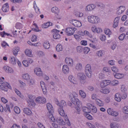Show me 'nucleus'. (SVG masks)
I'll use <instances>...</instances> for the list:
<instances>
[{
	"label": "nucleus",
	"instance_id": "obj_1",
	"mask_svg": "<svg viewBox=\"0 0 128 128\" xmlns=\"http://www.w3.org/2000/svg\"><path fill=\"white\" fill-rule=\"evenodd\" d=\"M87 18L88 21L92 24H97L99 20L98 17L93 15L88 16Z\"/></svg>",
	"mask_w": 128,
	"mask_h": 128
},
{
	"label": "nucleus",
	"instance_id": "obj_2",
	"mask_svg": "<svg viewBox=\"0 0 128 128\" xmlns=\"http://www.w3.org/2000/svg\"><path fill=\"white\" fill-rule=\"evenodd\" d=\"M10 85L7 82H5L2 83L0 85V89L4 91H7V88L11 89Z\"/></svg>",
	"mask_w": 128,
	"mask_h": 128
},
{
	"label": "nucleus",
	"instance_id": "obj_3",
	"mask_svg": "<svg viewBox=\"0 0 128 128\" xmlns=\"http://www.w3.org/2000/svg\"><path fill=\"white\" fill-rule=\"evenodd\" d=\"M77 76L79 78L80 82L81 84L84 83V81L86 80V76L84 73L80 72L77 74Z\"/></svg>",
	"mask_w": 128,
	"mask_h": 128
},
{
	"label": "nucleus",
	"instance_id": "obj_4",
	"mask_svg": "<svg viewBox=\"0 0 128 128\" xmlns=\"http://www.w3.org/2000/svg\"><path fill=\"white\" fill-rule=\"evenodd\" d=\"M76 29L74 28H68L65 31L66 34L68 36H70L73 34L74 31Z\"/></svg>",
	"mask_w": 128,
	"mask_h": 128
},
{
	"label": "nucleus",
	"instance_id": "obj_5",
	"mask_svg": "<svg viewBox=\"0 0 128 128\" xmlns=\"http://www.w3.org/2000/svg\"><path fill=\"white\" fill-rule=\"evenodd\" d=\"M107 112L109 114L114 116H117L118 114V112L114 111L110 108H109L108 109Z\"/></svg>",
	"mask_w": 128,
	"mask_h": 128
},
{
	"label": "nucleus",
	"instance_id": "obj_6",
	"mask_svg": "<svg viewBox=\"0 0 128 128\" xmlns=\"http://www.w3.org/2000/svg\"><path fill=\"white\" fill-rule=\"evenodd\" d=\"M70 22L75 26L80 27L82 26L81 23L76 20H72L70 21Z\"/></svg>",
	"mask_w": 128,
	"mask_h": 128
},
{
	"label": "nucleus",
	"instance_id": "obj_7",
	"mask_svg": "<svg viewBox=\"0 0 128 128\" xmlns=\"http://www.w3.org/2000/svg\"><path fill=\"white\" fill-rule=\"evenodd\" d=\"M36 102L38 103L44 104L46 102L45 98L42 97H38L36 99Z\"/></svg>",
	"mask_w": 128,
	"mask_h": 128
},
{
	"label": "nucleus",
	"instance_id": "obj_8",
	"mask_svg": "<svg viewBox=\"0 0 128 128\" xmlns=\"http://www.w3.org/2000/svg\"><path fill=\"white\" fill-rule=\"evenodd\" d=\"M52 31L54 33L53 34V37L55 39H57L59 38L60 37V35L58 34L60 32L59 30H58L56 29H54L52 30Z\"/></svg>",
	"mask_w": 128,
	"mask_h": 128
},
{
	"label": "nucleus",
	"instance_id": "obj_9",
	"mask_svg": "<svg viewBox=\"0 0 128 128\" xmlns=\"http://www.w3.org/2000/svg\"><path fill=\"white\" fill-rule=\"evenodd\" d=\"M65 62L69 66H72L73 65V60L70 58H66L65 60Z\"/></svg>",
	"mask_w": 128,
	"mask_h": 128
},
{
	"label": "nucleus",
	"instance_id": "obj_10",
	"mask_svg": "<svg viewBox=\"0 0 128 128\" xmlns=\"http://www.w3.org/2000/svg\"><path fill=\"white\" fill-rule=\"evenodd\" d=\"M76 95H77L76 93L75 92H73L72 93H69V96L70 100L72 102V103L74 104L75 103V102L74 100H75L76 98H75V94Z\"/></svg>",
	"mask_w": 128,
	"mask_h": 128
},
{
	"label": "nucleus",
	"instance_id": "obj_11",
	"mask_svg": "<svg viewBox=\"0 0 128 128\" xmlns=\"http://www.w3.org/2000/svg\"><path fill=\"white\" fill-rule=\"evenodd\" d=\"M40 84L44 94H46L47 91L44 83L43 81H41L40 82Z\"/></svg>",
	"mask_w": 128,
	"mask_h": 128
},
{
	"label": "nucleus",
	"instance_id": "obj_12",
	"mask_svg": "<svg viewBox=\"0 0 128 128\" xmlns=\"http://www.w3.org/2000/svg\"><path fill=\"white\" fill-rule=\"evenodd\" d=\"M95 7L96 6L94 4H89L86 6L85 10L86 11H91L94 9Z\"/></svg>",
	"mask_w": 128,
	"mask_h": 128
},
{
	"label": "nucleus",
	"instance_id": "obj_13",
	"mask_svg": "<svg viewBox=\"0 0 128 128\" xmlns=\"http://www.w3.org/2000/svg\"><path fill=\"white\" fill-rule=\"evenodd\" d=\"M3 69L7 72L11 73H13L14 72L13 70L11 68L8 66H5L3 67Z\"/></svg>",
	"mask_w": 128,
	"mask_h": 128
},
{
	"label": "nucleus",
	"instance_id": "obj_14",
	"mask_svg": "<svg viewBox=\"0 0 128 128\" xmlns=\"http://www.w3.org/2000/svg\"><path fill=\"white\" fill-rule=\"evenodd\" d=\"M118 9L117 13L118 14H120L124 11L125 8L124 6H121L118 7Z\"/></svg>",
	"mask_w": 128,
	"mask_h": 128
},
{
	"label": "nucleus",
	"instance_id": "obj_15",
	"mask_svg": "<svg viewBox=\"0 0 128 128\" xmlns=\"http://www.w3.org/2000/svg\"><path fill=\"white\" fill-rule=\"evenodd\" d=\"M111 82L110 80H105L102 81L100 84V86L102 88L105 86L109 85Z\"/></svg>",
	"mask_w": 128,
	"mask_h": 128
},
{
	"label": "nucleus",
	"instance_id": "obj_16",
	"mask_svg": "<svg viewBox=\"0 0 128 128\" xmlns=\"http://www.w3.org/2000/svg\"><path fill=\"white\" fill-rule=\"evenodd\" d=\"M34 73L38 76H42V72L40 68H36L34 69Z\"/></svg>",
	"mask_w": 128,
	"mask_h": 128
},
{
	"label": "nucleus",
	"instance_id": "obj_17",
	"mask_svg": "<svg viewBox=\"0 0 128 128\" xmlns=\"http://www.w3.org/2000/svg\"><path fill=\"white\" fill-rule=\"evenodd\" d=\"M46 106L48 110L49 113H52L54 112L53 108L51 104L49 103H47L46 104Z\"/></svg>",
	"mask_w": 128,
	"mask_h": 128
},
{
	"label": "nucleus",
	"instance_id": "obj_18",
	"mask_svg": "<svg viewBox=\"0 0 128 128\" xmlns=\"http://www.w3.org/2000/svg\"><path fill=\"white\" fill-rule=\"evenodd\" d=\"M2 10L4 12H6L8 10V4L6 3L4 4L2 8Z\"/></svg>",
	"mask_w": 128,
	"mask_h": 128
},
{
	"label": "nucleus",
	"instance_id": "obj_19",
	"mask_svg": "<svg viewBox=\"0 0 128 128\" xmlns=\"http://www.w3.org/2000/svg\"><path fill=\"white\" fill-rule=\"evenodd\" d=\"M20 48L19 47L17 46L14 48L12 50V52L14 55L16 56Z\"/></svg>",
	"mask_w": 128,
	"mask_h": 128
},
{
	"label": "nucleus",
	"instance_id": "obj_20",
	"mask_svg": "<svg viewBox=\"0 0 128 128\" xmlns=\"http://www.w3.org/2000/svg\"><path fill=\"white\" fill-rule=\"evenodd\" d=\"M100 92L103 94H107L110 92V90L109 88H106L101 89Z\"/></svg>",
	"mask_w": 128,
	"mask_h": 128
},
{
	"label": "nucleus",
	"instance_id": "obj_21",
	"mask_svg": "<svg viewBox=\"0 0 128 128\" xmlns=\"http://www.w3.org/2000/svg\"><path fill=\"white\" fill-rule=\"evenodd\" d=\"M56 121L57 123L60 125H64L65 124V122L63 121V119L61 118H58L57 119Z\"/></svg>",
	"mask_w": 128,
	"mask_h": 128
},
{
	"label": "nucleus",
	"instance_id": "obj_22",
	"mask_svg": "<svg viewBox=\"0 0 128 128\" xmlns=\"http://www.w3.org/2000/svg\"><path fill=\"white\" fill-rule=\"evenodd\" d=\"M15 58L14 56L10 57L9 60V63L12 65H15L16 64Z\"/></svg>",
	"mask_w": 128,
	"mask_h": 128
},
{
	"label": "nucleus",
	"instance_id": "obj_23",
	"mask_svg": "<svg viewBox=\"0 0 128 128\" xmlns=\"http://www.w3.org/2000/svg\"><path fill=\"white\" fill-rule=\"evenodd\" d=\"M121 95L120 93H116L115 96V99L116 100L120 102L121 100Z\"/></svg>",
	"mask_w": 128,
	"mask_h": 128
},
{
	"label": "nucleus",
	"instance_id": "obj_24",
	"mask_svg": "<svg viewBox=\"0 0 128 128\" xmlns=\"http://www.w3.org/2000/svg\"><path fill=\"white\" fill-rule=\"evenodd\" d=\"M52 22H48L42 24V27L43 28H47L49 26H52Z\"/></svg>",
	"mask_w": 128,
	"mask_h": 128
},
{
	"label": "nucleus",
	"instance_id": "obj_25",
	"mask_svg": "<svg viewBox=\"0 0 128 128\" xmlns=\"http://www.w3.org/2000/svg\"><path fill=\"white\" fill-rule=\"evenodd\" d=\"M113 75L114 77L116 78L120 79L123 78L124 76V75L123 74H120L119 73H116Z\"/></svg>",
	"mask_w": 128,
	"mask_h": 128
},
{
	"label": "nucleus",
	"instance_id": "obj_26",
	"mask_svg": "<svg viewBox=\"0 0 128 128\" xmlns=\"http://www.w3.org/2000/svg\"><path fill=\"white\" fill-rule=\"evenodd\" d=\"M62 71L65 74L69 72V69L67 66L64 65L62 67Z\"/></svg>",
	"mask_w": 128,
	"mask_h": 128
},
{
	"label": "nucleus",
	"instance_id": "obj_27",
	"mask_svg": "<svg viewBox=\"0 0 128 128\" xmlns=\"http://www.w3.org/2000/svg\"><path fill=\"white\" fill-rule=\"evenodd\" d=\"M25 53L26 55L30 57H32V50H31L27 49L25 51Z\"/></svg>",
	"mask_w": 128,
	"mask_h": 128
},
{
	"label": "nucleus",
	"instance_id": "obj_28",
	"mask_svg": "<svg viewBox=\"0 0 128 128\" xmlns=\"http://www.w3.org/2000/svg\"><path fill=\"white\" fill-rule=\"evenodd\" d=\"M58 111L60 115L61 116H64V114H65L64 110L61 106L60 108H59L58 109Z\"/></svg>",
	"mask_w": 128,
	"mask_h": 128
},
{
	"label": "nucleus",
	"instance_id": "obj_29",
	"mask_svg": "<svg viewBox=\"0 0 128 128\" xmlns=\"http://www.w3.org/2000/svg\"><path fill=\"white\" fill-rule=\"evenodd\" d=\"M96 104L98 106H103L104 104L102 100L98 99H96Z\"/></svg>",
	"mask_w": 128,
	"mask_h": 128
},
{
	"label": "nucleus",
	"instance_id": "obj_30",
	"mask_svg": "<svg viewBox=\"0 0 128 128\" xmlns=\"http://www.w3.org/2000/svg\"><path fill=\"white\" fill-rule=\"evenodd\" d=\"M82 110L83 112L88 113H90V110L86 106H82Z\"/></svg>",
	"mask_w": 128,
	"mask_h": 128
},
{
	"label": "nucleus",
	"instance_id": "obj_31",
	"mask_svg": "<svg viewBox=\"0 0 128 128\" xmlns=\"http://www.w3.org/2000/svg\"><path fill=\"white\" fill-rule=\"evenodd\" d=\"M24 114L28 115H30L32 114L31 111L28 108H24Z\"/></svg>",
	"mask_w": 128,
	"mask_h": 128
},
{
	"label": "nucleus",
	"instance_id": "obj_32",
	"mask_svg": "<svg viewBox=\"0 0 128 128\" xmlns=\"http://www.w3.org/2000/svg\"><path fill=\"white\" fill-rule=\"evenodd\" d=\"M75 69L78 71H80L82 69V64L80 63H78L76 65Z\"/></svg>",
	"mask_w": 128,
	"mask_h": 128
},
{
	"label": "nucleus",
	"instance_id": "obj_33",
	"mask_svg": "<svg viewBox=\"0 0 128 128\" xmlns=\"http://www.w3.org/2000/svg\"><path fill=\"white\" fill-rule=\"evenodd\" d=\"M63 116L68 126H70V122H69V120L68 119V117L67 116V115L66 114H64V116Z\"/></svg>",
	"mask_w": 128,
	"mask_h": 128
},
{
	"label": "nucleus",
	"instance_id": "obj_34",
	"mask_svg": "<svg viewBox=\"0 0 128 128\" xmlns=\"http://www.w3.org/2000/svg\"><path fill=\"white\" fill-rule=\"evenodd\" d=\"M52 11V12L57 14L59 12V10L58 8L56 7H53L51 9Z\"/></svg>",
	"mask_w": 128,
	"mask_h": 128
},
{
	"label": "nucleus",
	"instance_id": "obj_35",
	"mask_svg": "<svg viewBox=\"0 0 128 128\" xmlns=\"http://www.w3.org/2000/svg\"><path fill=\"white\" fill-rule=\"evenodd\" d=\"M43 46L45 49H48L50 47V44L48 42H46L44 44Z\"/></svg>",
	"mask_w": 128,
	"mask_h": 128
},
{
	"label": "nucleus",
	"instance_id": "obj_36",
	"mask_svg": "<svg viewBox=\"0 0 128 128\" xmlns=\"http://www.w3.org/2000/svg\"><path fill=\"white\" fill-rule=\"evenodd\" d=\"M63 50V48L62 46L60 44L57 45L56 47V50L57 51L60 52L62 51Z\"/></svg>",
	"mask_w": 128,
	"mask_h": 128
},
{
	"label": "nucleus",
	"instance_id": "obj_37",
	"mask_svg": "<svg viewBox=\"0 0 128 128\" xmlns=\"http://www.w3.org/2000/svg\"><path fill=\"white\" fill-rule=\"evenodd\" d=\"M79 93L81 97L84 98L86 97V94L83 91L80 90L79 91Z\"/></svg>",
	"mask_w": 128,
	"mask_h": 128
},
{
	"label": "nucleus",
	"instance_id": "obj_38",
	"mask_svg": "<svg viewBox=\"0 0 128 128\" xmlns=\"http://www.w3.org/2000/svg\"><path fill=\"white\" fill-rule=\"evenodd\" d=\"M123 112L124 114H128V106H125L122 109Z\"/></svg>",
	"mask_w": 128,
	"mask_h": 128
},
{
	"label": "nucleus",
	"instance_id": "obj_39",
	"mask_svg": "<svg viewBox=\"0 0 128 128\" xmlns=\"http://www.w3.org/2000/svg\"><path fill=\"white\" fill-rule=\"evenodd\" d=\"M111 128H118V125L117 124L114 123H112L110 124Z\"/></svg>",
	"mask_w": 128,
	"mask_h": 128
},
{
	"label": "nucleus",
	"instance_id": "obj_40",
	"mask_svg": "<svg viewBox=\"0 0 128 128\" xmlns=\"http://www.w3.org/2000/svg\"><path fill=\"white\" fill-rule=\"evenodd\" d=\"M69 80L73 84L75 82L74 78L72 75H70L68 77Z\"/></svg>",
	"mask_w": 128,
	"mask_h": 128
},
{
	"label": "nucleus",
	"instance_id": "obj_41",
	"mask_svg": "<svg viewBox=\"0 0 128 128\" xmlns=\"http://www.w3.org/2000/svg\"><path fill=\"white\" fill-rule=\"evenodd\" d=\"M28 103L30 105L33 107H34L36 105V103L34 101V100H28L27 101Z\"/></svg>",
	"mask_w": 128,
	"mask_h": 128
},
{
	"label": "nucleus",
	"instance_id": "obj_42",
	"mask_svg": "<svg viewBox=\"0 0 128 128\" xmlns=\"http://www.w3.org/2000/svg\"><path fill=\"white\" fill-rule=\"evenodd\" d=\"M60 105V107L61 106L62 108L65 107L66 106V102L63 100H62L61 101Z\"/></svg>",
	"mask_w": 128,
	"mask_h": 128
},
{
	"label": "nucleus",
	"instance_id": "obj_43",
	"mask_svg": "<svg viewBox=\"0 0 128 128\" xmlns=\"http://www.w3.org/2000/svg\"><path fill=\"white\" fill-rule=\"evenodd\" d=\"M75 14L78 17H82L83 15V14L82 12H80L78 11L75 12Z\"/></svg>",
	"mask_w": 128,
	"mask_h": 128
},
{
	"label": "nucleus",
	"instance_id": "obj_44",
	"mask_svg": "<svg viewBox=\"0 0 128 128\" xmlns=\"http://www.w3.org/2000/svg\"><path fill=\"white\" fill-rule=\"evenodd\" d=\"M126 35L125 34L123 33L120 34L118 37L119 40H122L124 38Z\"/></svg>",
	"mask_w": 128,
	"mask_h": 128
},
{
	"label": "nucleus",
	"instance_id": "obj_45",
	"mask_svg": "<svg viewBox=\"0 0 128 128\" xmlns=\"http://www.w3.org/2000/svg\"><path fill=\"white\" fill-rule=\"evenodd\" d=\"M26 82L30 86L33 84L34 83V80L30 78V80L27 81Z\"/></svg>",
	"mask_w": 128,
	"mask_h": 128
},
{
	"label": "nucleus",
	"instance_id": "obj_46",
	"mask_svg": "<svg viewBox=\"0 0 128 128\" xmlns=\"http://www.w3.org/2000/svg\"><path fill=\"white\" fill-rule=\"evenodd\" d=\"M120 94L121 95V97L122 99H124L126 98L127 95L124 91H123Z\"/></svg>",
	"mask_w": 128,
	"mask_h": 128
},
{
	"label": "nucleus",
	"instance_id": "obj_47",
	"mask_svg": "<svg viewBox=\"0 0 128 128\" xmlns=\"http://www.w3.org/2000/svg\"><path fill=\"white\" fill-rule=\"evenodd\" d=\"M14 111L17 114H19L20 112L19 108L17 106L15 107L14 108Z\"/></svg>",
	"mask_w": 128,
	"mask_h": 128
},
{
	"label": "nucleus",
	"instance_id": "obj_48",
	"mask_svg": "<svg viewBox=\"0 0 128 128\" xmlns=\"http://www.w3.org/2000/svg\"><path fill=\"white\" fill-rule=\"evenodd\" d=\"M96 54L97 56L99 57L102 56L103 55V53L102 50L97 51L96 52Z\"/></svg>",
	"mask_w": 128,
	"mask_h": 128
},
{
	"label": "nucleus",
	"instance_id": "obj_49",
	"mask_svg": "<svg viewBox=\"0 0 128 128\" xmlns=\"http://www.w3.org/2000/svg\"><path fill=\"white\" fill-rule=\"evenodd\" d=\"M82 34L81 35H83V34H85L88 35V36H90V38L92 37V35L90 34L89 32L87 31H84V33L82 32Z\"/></svg>",
	"mask_w": 128,
	"mask_h": 128
},
{
	"label": "nucleus",
	"instance_id": "obj_50",
	"mask_svg": "<svg viewBox=\"0 0 128 128\" xmlns=\"http://www.w3.org/2000/svg\"><path fill=\"white\" fill-rule=\"evenodd\" d=\"M85 71H91L90 65V64H87L86 65Z\"/></svg>",
	"mask_w": 128,
	"mask_h": 128
},
{
	"label": "nucleus",
	"instance_id": "obj_51",
	"mask_svg": "<svg viewBox=\"0 0 128 128\" xmlns=\"http://www.w3.org/2000/svg\"><path fill=\"white\" fill-rule=\"evenodd\" d=\"M98 7H100L102 9H104L105 7V5L102 3H99L97 5Z\"/></svg>",
	"mask_w": 128,
	"mask_h": 128
},
{
	"label": "nucleus",
	"instance_id": "obj_52",
	"mask_svg": "<svg viewBox=\"0 0 128 128\" xmlns=\"http://www.w3.org/2000/svg\"><path fill=\"white\" fill-rule=\"evenodd\" d=\"M111 84L112 86H116L119 83L118 82L117 80H113L111 82Z\"/></svg>",
	"mask_w": 128,
	"mask_h": 128
},
{
	"label": "nucleus",
	"instance_id": "obj_53",
	"mask_svg": "<svg viewBox=\"0 0 128 128\" xmlns=\"http://www.w3.org/2000/svg\"><path fill=\"white\" fill-rule=\"evenodd\" d=\"M28 97L29 99V100H34L35 99V96H33L32 95L30 94L28 95Z\"/></svg>",
	"mask_w": 128,
	"mask_h": 128
},
{
	"label": "nucleus",
	"instance_id": "obj_54",
	"mask_svg": "<svg viewBox=\"0 0 128 128\" xmlns=\"http://www.w3.org/2000/svg\"><path fill=\"white\" fill-rule=\"evenodd\" d=\"M31 40L32 42H36L37 40V36L34 35H33L31 38Z\"/></svg>",
	"mask_w": 128,
	"mask_h": 128
},
{
	"label": "nucleus",
	"instance_id": "obj_55",
	"mask_svg": "<svg viewBox=\"0 0 128 128\" xmlns=\"http://www.w3.org/2000/svg\"><path fill=\"white\" fill-rule=\"evenodd\" d=\"M30 78L29 75L28 74H24V80H26V81L30 80Z\"/></svg>",
	"mask_w": 128,
	"mask_h": 128
},
{
	"label": "nucleus",
	"instance_id": "obj_56",
	"mask_svg": "<svg viewBox=\"0 0 128 128\" xmlns=\"http://www.w3.org/2000/svg\"><path fill=\"white\" fill-rule=\"evenodd\" d=\"M86 124L88 127L90 128H96V127L94 125L90 122H87Z\"/></svg>",
	"mask_w": 128,
	"mask_h": 128
},
{
	"label": "nucleus",
	"instance_id": "obj_57",
	"mask_svg": "<svg viewBox=\"0 0 128 128\" xmlns=\"http://www.w3.org/2000/svg\"><path fill=\"white\" fill-rule=\"evenodd\" d=\"M15 91L16 93L17 94L18 96L22 98L23 96L21 94L20 92L18 90L16 89H15Z\"/></svg>",
	"mask_w": 128,
	"mask_h": 128
},
{
	"label": "nucleus",
	"instance_id": "obj_58",
	"mask_svg": "<svg viewBox=\"0 0 128 128\" xmlns=\"http://www.w3.org/2000/svg\"><path fill=\"white\" fill-rule=\"evenodd\" d=\"M84 53L87 54L90 51V49L87 47H85L84 50Z\"/></svg>",
	"mask_w": 128,
	"mask_h": 128
},
{
	"label": "nucleus",
	"instance_id": "obj_59",
	"mask_svg": "<svg viewBox=\"0 0 128 128\" xmlns=\"http://www.w3.org/2000/svg\"><path fill=\"white\" fill-rule=\"evenodd\" d=\"M22 26L21 24L20 23H17L16 24L15 27L18 29H20L22 28Z\"/></svg>",
	"mask_w": 128,
	"mask_h": 128
},
{
	"label": "nucleus",
	"instance_id": "obj_60",
	"mask_svg": "<svg viewBox=\"0 0 128 128\" xmlns=\"http://www.w3.org/2000/svg\"><path fill=\"white\" fill-rule=\"evenodd\" d=\"M105 33L107 35H110L111 34V32L108 29H106L104 30Z\"/></svg>",
	"mask_w": 128,
	"mask_h": 128
},
{
	"label": "nucleus",
	"instance_id": "obj_61",
	"mask_svg": "<svg viewBox=\"0 0 128 128\" xmlns=\"http://www.w3.org/2000/svg\"><path fill=\"white\" fill-rule=\"evenodd\" d=\"M100 38L101 40L104 41L106 40V36L104 35H101L100 36Z\"/></svg>",
	"mask_w": 128,
	"mask_h": 128
},
{
	"label": "nucleus",
	"instance_id": "obj_62",
	"mask_svg": "<svg viewBox=\"0 0 128 128\" xmlns=\"http://www.w3.org/2000/svg\"><path fill=\"white\" fill-rule=\"evenodd\" d=\"M111 70L112 71L115 72H117L118 71V68L115 66H113L111 68Z\"/></svg>",
	"mask_w": 128,
	"mask_h": 128
},
{
	"label": "nucleus",
	"instance_id": "obj_63",
	"mask_svg": "<svg viewBox=\"0 0 128 128\" xmlns=\"http://www.w3.org/2000/svg\"><path fill=\"white\" fill-rule=\"evenodd\" d=\"M76 50L78 52H80L82 51V48L80 46H78L76 48Z\"/></svg>",
	"mask_w": 128,
	"mask_h": 128
},
{
	"label": "nucleus",
	"instance_id": "obj_64",
	"mask_svg": "<svg viewBox=\"0 0 128 128\" xmlns=\"http://www.w3.org/2000/svg\"><path fill=\"white\" fill-rule=\"evenodd\" d=\"M38 125L39 128H45L43 124L40 122H38Z\"/></svg>",
	"mask_w": 128,
	"mask_h": 128
}]
</instances>
